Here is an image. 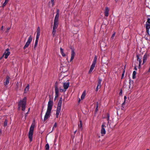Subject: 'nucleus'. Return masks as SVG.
I'll return each mask as SVG.
<instances>
[{"instance_id":"nucleus-1","label":"nucleus","mask_w":150,"mask_h":150,"mask_svg":"<svg viewBox=\"0 0 150 150\" xmlns=\"http://www.w3.org/2000/svg\"><path fill=\"white\" fill-rule=\"evenodd\" d=\"M53 104V100L50 99L48 103L47 110L44 116V121H46L50 117Z\"/></svg>"},{"instance_id":"nucleus-2","label":"nucleus","mask_w":150,"mask_h":150,"mask_svg":"<svg viewBox=\"0 0 150 150\" xmlns=\"http://www.w3.org/2000/svg\"><path fill=\"white\" fill-rule=\"evenodd\" d=\"M62 84V86H61L59 87V90L61 92H65L69 86V82L67 81L66 82L63 83Z\"/></svg>"},{"instance_id":"nucleus-3","label":"nucleus","mask_w":150,"mask_h":150,"mask_svg":"<svg viewBox=\"0 0 150 150\" xmlns=\"http://www.w3.org/2000/svg\"><path fill=\"white\" fill-rule=\"evenodd\" d=\"M26 98L24 97L23 99L21 100L18 104V108H22V110L23 111H24L25 109V107L26 105Z\"/></svg>"},{"instance_id":"nucleus-4","label":"nucleus","mask_w":150,"mask_h":150,"mask_svg":"<svg viewBox=\"0 0 150 150\" xmlns=\"http://www.w3.org/2000/svg\"><path fill=\"white\" fill-rule=\"evenodd\" d=\"M62 98H60L59 99V102L58 103V105L56 113V117L57 118L58 117L59 114L61 111L62 103Z\"/></svg>"},{"instance_id":"nucleus-5","label":"nucleus","mask_w":150,"mask_h":150,"mask_svg":"<svg viewBox=\"0 0 150 150\" xmlns=\"http://www.w3.org/2000/svg\"><path fill=\"white\" fill-rule=\"evenodd\" d=\"M34 127L35 124L34 123H32L30 128L28 134V137L30 142L32 141L33 135Z\"/></svg>"},{"instance_id":"nucleus-6","label":"nucleus","mask_w":150,"mask_h":150,"mask_svg":"<svg viewBox=\"0 0 150 150\" xmlns=\"http://www.w3.org/2000/svg\"><path fill=\"white\" fill-rule=\"evenodd\" d=\"M58 24L59 21H54V25L52 32V35L53 37L54 36L56 33L57 29L58 26Z\"/></svg>"},{"instance_id":"nucleus-7","label":"nucleus","mask_w":150,"mask_h":150,"mask_svg":"<svg viewBox=\"0 0 150 150\" xmlns=\"http://www.w3.org/2000/svg\"><path fill=\"white\" fill-rule=\"evenodd\" d=\"M97 58L96 57H95L94 58L93 61V63L90 67L89 71V73L91 74V73L93 71V70L94 68L95 67L96 63V61Z\"/></svg>"},{"instance_id":"nucleus-8","label":"nucleus","mask_w":150,"mask_h":150,"mask_svg":"<svg viewBox=\"0 0 150 150\" xmlns=\"http://www.w3.org/2000/svg\"><path fill=\"white\" fill-rule=\"evenodd\" d=\"M106 123L104 122L101 126V133L103 136L106 133V131L105 129V127H106L105 125Z\"/></svg>"},{"instance_id":"nucleus-9","label":"nucleus","mask_w":150,"mask_h":150,"mask_svg":"<svg viewBox=\"0 0 150 150\" xmlns=\"http://www.w3.org/2000/svg\"><path fill=\"white\" fill-rule=\"evenodd\" d=\"M32 37L30 35L29 37L28 38V39L26 42L25 46L23 47V49H25L30 44V42L32 41Z\"/></svg>"},{"instance_id":"nucleus-10","label":"nucleus","mask_w":150,"mask_h":150,"mask_svg":"<svg viewBox=\"0 0 150 150\" xmlns=\"http://www.w3.org/2000/svg\"><path fill=\"white\" fill-rule=\"evenodd\" d=\"M59 9H57V14L55 16L54 21H59Z\"/></svg>"},{"instance_id":"nucleus-11","label":"nucleus","mask_w":150,"mask_h":150,"mask_svg":"<svg viewBox=\"0 0 150 150\" xmlns=\"http://www.w3.org/2000/svg\"><path fill=\"white\" fill-rule=\"evenodd\" d=\"M40 35V29L39 27H38L37 30V35L36 39H39Z\"/></svg>"},{"instance_id":"nucleus-12","label":"nucleus","mask_w":150,"mask_h":150,"mask_svg":"<svg viewBox=\"0 0 150 150\" xmlns=\"http://www.w3.org/2000/svg\"><path fill=\"white\" fill-rule=\"evenodd\" d=\"M146 30L147 33L148 34H149V29L150 28V23H147L146 22Z\"/></svg>"},{"instance_id":"nucleus-13","label":"nucleus","mask_w":150,"mask_h":150,"mask_svg":"<svg viewBox=\"0 0 150 150\" xmlns=\"http://www.w3.org/2000/svg\"><path fill=\"white\" fill-rule=\"evenodd\" d=\"M55 98H57L59 96V90L57 86H55Z\"/></svg>"},{"instance_id":"nucleus-14","label":"nucleus","mask_w":150,"mask_h":150,"mask_svg":"<svg viewBox=\"0 0 150 150\" xmlns=\"http://www.w3.org/2000/svg\"><path fill=\"white\" fill-rule=\"evenodd\" d=\"M108 117L107 118L106 120L108 121L107 124V126L108 127H110V124L111 122L110 120H109V115H107Z\"/></svg>"},{"instance_id":"nucleus-15","label":"nucleus","mask_w":150,"mask_h":150,"mask_svg":"<svg viewBox=\"0 0 150 150\" xmlns=\"http://www.w3.org/2000/svg\"><path fill=\"white\" fill-rule=\"evenodd\" d=\"M109 9L108 7H106L104 11L105 16L106 17H108L109 14Z\"/></svg>"},{"instance_id":"nucleus-16","label":"nucleus","mask_w":150,"mask_h":150,"mask_svg":"<svg viewBox=\"0 0 150 150\" xmlns=\"http://www.w3.org/2000/svg\"><path fill=\"white\" fill-rule=\"evenodd\" d=\"M142 60V57H137V60L139 62V68H140L141 67V65Z\"/></svg>"},{"instance_id":"nucleus-17","label":"nucleus","mask_w":150,"mask_h":150,"mask_svg":"<svg viewBox=\"0 0 150 150\" xmlns=\"http://www.w3.org/2000/svg\"><path fill=\"white\" fill-rule=\"evenodd\" d=\"M10 77L9 76H7L6 78V81L4 82V85H8L9 82Z\"/></svg>"},{"instance_id":"nucleus-18","label":"nucleus","mask_w":150,"mask_h":150,"mask_svg":"<svg viewBox=\"0 0 150 150\" xmlns=\"http://www.w3.org/2000/svg\"><path fill=\"white\" fill-rule=\"evenodd\" d=\"M10 52H9V50L7 49L4 53V55H5V56H8L10 54Z\"/></svg>"},{"instance_id":"nucleus-19","label":"nucleus","mask_w":150,"mask_h":150,"mask_svg":"<svg viewBox=\"0 0 150 150\" xmlns=\"http://www.w3.org/2000/svg\"><path fill=\"white\" fill-rule=\"evenodd\" d=\"M74 57H67V59L68 62H71L74 59Z\"/></svg>"},{"instance_id":"nucleus-20","label":"nucleus","mask_w":150,"mask_h":150,"mask_svg":"<svg viewBox=\"0 0 150 150\" xmlns=\"http://www.w3.org/2000/svg\"><path fill=\"white\" fill-rule=\"evenodd\" d=\"M86 91H84L82 94V95L81 96V99L82 100H83V99H84L85 97V96H86Z\"/></svg>"},{"instance_id":"nucleus-21","label":"nucleus","mask_w":150,"mask_h":150,"mask_svg":"<svg viewBox=\"0 0 150 150\" xmlns=\"http://www.w3.org/2000/svg\"><path fill=\"white\" fill-rule=\"evenodd\" d=\"M60 52L62 54V56H66L65 54L64 53V50L62 48H60Z\"/></svg>"},{"instance_id":"nucleus-22","label":"nucleus","mask_w":150,"mask_h":150,"mask_svg":"<svg viewBox=\"0 0 150 150\" xmlns=\"http://www.w3.org/2000/svg\"><path fill=\"white\" fill-rule=\"evenodd\" d=\"M29 89V85H28L26 87L25 90V93H27Z\"/></svg>"},{"instance_id":"nucleus-23","label":"nucleus","mask_w":150,"mask_h":150,"mask_svg":"<svg viewBox=\"0 0 150 150\" xmlns=\"http://www.w3.org/2000/svg\"><path fill=\"white\" fill-rule=\"evenodd\" d=\"M136 72L135 71H134L132 74V78L133 79H135L136 78Z\"/></svg>"},{"instance_id":"nucleus-24","label":"nucleus","mask_w":150,"mask_h":150,"mask_svg":"<svg viewBox=\"0 0 150 150\" xmlns=\"http://www.w3.org/2000/svg\"><path fill=\"white\" fill-rule=\"evenodd\" d=\"M39 39H36L35 41V43L34 45V48H35V47H36L37 46L38 42V41Z\"/></svg>"},{"instance_id":"nucleus-25","label":"nucleus","mask_w":150,"mask_h":150,"mask_svg":"<svg viewBox=\"0 0 150 150\" xmlns=\"http://www.w3.org/2000/svg\"><path fill=\"white\" fill-rule=\"evenodd\" d=\"M8 1L9 0H5V2L2 5L3 7H4L6 5L7 3L8 2Z\"/></svg>"},{"instance_id":"nucleus-26","label":"nucleus","mask_w":150,"mask_h":150,"mask_svg":"<svg viewBox=\"0 0 150 150\" xmlns=\"http://www.w3.org/2000/svg\"><path fill=\"white\" fill-rule=\"evenodd\" d=\"M142 59L143 60L142 64H143L145 62H146L147 59V57H143V58H142Z\"/></svg>"},{"instance_id":"nucleus-27","label":"nucleus","mask_w":150,"mask_h":150,"mask_svg":"<svg viewBox=\"0 0 150 150\" xmlns=\"http://www.w3.org/2000/svg\"><path fill=\"white\" fill-rule=\"evenodd\" d=\"M7 122H8V121L6 119H5L4 124V127H6L7 125Z\"/></svg>"},{"instance_id":"nucleus-28","label":"nucleus","mask_w":150,"mask_h":150,"mask_svg":"<svg viewBox=\"0 0 150 150\" xmlns=\"http://www.w3.org/2000/svg\"><path fill=\"white\" fill-rule=\"evenodd\" d=\"M45 150H49V144H47L45 146Z\"/></svg>"},{"instance_id":"nucleus-29","label":"nucleus","mask_w":150,"mask_h":150,"mask_svg":"<svg viewBox=\"0 0 150 150\" xmlns=\"http://www.w3.org/2000/svg\"><path fill=\"white\" fill-rule=\"evenodd\" d=\"M101 85H99L98 84L97 86V87L96 91H98V89H100L101 87Z\"/></svg>"},{"instance_id":"nucleus-30","label":"nucleus","mask_w":150,"mask_h":150,"mask_svg":"<svg viewBox=\"0 0 150 150\" xmlns=\"http://www.w3.org/2000/svg\"><path fill=\"white\" fill-rule=\"evenodd\" d=\"M75 55V53L74 52V50H71V56H74Z\"/></svg>"},{"instance_id":"nucleus-31","label":"nucleus","mask_w":150,"mask_h":150,"mask_svg":"<svg viewBox=\"0 0 150 150\" xmlns=\"http://www.w3.org/2000/svg\"><path fill=\"white\" fill-rule=\"evenodd\" d=\"M57 123L56 122H55L53 126V127H52V129H55V128L56 127H57Z\"/></svg>"},{"instance_id":"nucleus-32","label":"nucleus","mask_w":150,"mask_h":150,"mask_svg":"<svg viewBox=\"0 0 150 150\" xmlns=\"http://www.w3.org/2000/svg\"><path fill=\"white\" fill-rule=\"evenodd\" d=\"M115 33H113V34H112V35L111 37V39H114V37H115Z\"/></svg>"},{"instance_id":"nucleus-33","label":"nucleus","mask_w":150,"mask_h":150,"mask_svg":"<svg viewBox=\"0 0 150 150\" xmlns=\"http://www.w3.org/2000/svg\"><path fill=\"white\" fill-rule=\"evenodd\" d=\"M51 2L52 4V6H53L54 4V0H51Z\"/></svg>"},{"instance_id":"nucleus-34","label":"nucleus","mask_w":150,"mask_h":150,"mask_svg":"<svg viewBox=\"0 0 150 150\" xmlns=\"http://www.w3.org/2000/svg\"><path fill=\"white\" fill-rule=\"evenodd\" d=\"M101 81H102V80L101 79H99L98 81V84L99 85H101Z\"/></svg>"},{"instance_id":"nucleus-35","label":"nucleus","mask_w":150,"mask_h":150,"mask_svg":"<svg viewBox=\"0 0 150 150\" xmlns=\"http://www.w3.org/2000/svg\"><path fill=\"white\" fill-rule=\"evenodd\" d=\"M147 23H150V18H149L148 19L147 21L146 22Z\"/></svg>"},{"instance_id":"nucleus-36","label":"nucleus","mask_w":150,"mask_h":150,"mask_svg":"<svg viewBox=\"0 0 150 150\" xmlns=\"http://www.w3.org/2000/svg\"><path fill=\"white\" fill-rule=\"evenodd\" d=\"M1 30L2 31H4V27L3 26H2L1 28Z\"/></svg>"},{"instance_id":"nucleus-37","label":"nucleus","mask_w":150,"mask_h":150,"mask_svg":"<svg viewBox=\"0 0 150 150\" xmlns=\"http://www.w3.org/2000/svg\"><path fill=\"white\" fill-rule=\"evenodd\" d=\"M125 70L123 72V73L122 74V79L123 78V77H124V74H125Z\"/></svg>"},{"instance_id":"nucleus-38","label":"nucleus","mask_w":150,"mask_h":150,"mask_svg":"<svg viewBox=\"0 0 150 150\" xmlns=\"http://www.w3.org/2000/svg\"><path fill=\"white\" fill-rule=\"evenodd\" d=\"M79 126L80 128H81L82 127V124L81 121H80V125H79Z\"/></svg>"},{"instance_id":"nucleus-39","label":"nucleus","mask_w":150,"mask_h":150,"mask_svg":"<svg viewBox=\"0 0 150 150\" xmlns=\"http://www.w3.org/2000/svg\"><path fill=\"white\" fill-rule=\"evenodd\" d=\"M122 90H121L120 91V92L119 93V95H120L121 96V95H122Z\"/></svg>"},{"instance_id":"nucleus-40","label":"nucleus","mask_w":150,"mask_h":150,"mask_svg":"<svg viewBox=\"0 0 150 150\" xmlns=\"http://www.w3.org/2000/svg\"><path fill=\"white\" fill-rule=\"evenodd\" d=\"M127 97L126 96H125L124 97V99H125V100L127 99Z\"/></svg>"},{"instance_id":"nucleus-41","label":"nucleus","mask_w":150,"mask_h":150,"mask_svg":"<svg viewBox=\"0 0 150 150\" xmlns=\"http://www.w3.org/2000/svg\"><path fill=\"white\" fill-rule=\"evenodd\" d=\"M98 105H97V107H96V111H97L98 110Z\"/></svg>"},{"instance_id":"nucleus-42","label":"nucleus","mask_w":150,"mask_h":150,"mask_svg":"<svg viewBox=\"0 0 150 150\" xmlns=\"http://www.w3.org/2000/svg\"><path fill=\"white\" fill-rule=\"evenodd\" d=\"M118 0H115V1L116 2H117Z\"/></svg>"},{"instance_id":"nucleus-43","label":"nucleus","mask_w":150,"mask_h":150,"mask_svg":"<svg viewBox=\"0 0 150 150\" xmlns=\"http://www.w3.org/2000/svg\"><path fill=\"white\" fill-rule=\"evenodd\" d=\"M56 141V139H55V140H54V142H55Z\"/></svg>"},{"instance_id":"nucleus-44","label":"nucleus","mask_w":150,"mask_h":150,"mask_svg":"<svg viewBox=\"0 0 150 150\" xmlns=\"http://www.w3.org/2000/svg\"><path fill=\"white\" fill-rule=\"evenodd\" d=\"M1 129H0V133H1Z\"/></svg>"},{"instance_id":"nucleus-45","label":"nucleus","mask_w":150,"mask_h":150,"mask_svg":"<svg viewBox=\"0 0 150 150\" xmlns=\"http://www.w3.org/2000/svg\"><path fill=\"white\" fill-rule=\"evenodd\" d=\"M5 57V58L6 59L8 57Z\"/></svg>"},{"instance_id":"nucleus-46","label":"nucleus","mask_w":150,"mask_h":150,"mask_svg":"<svg viewBox=\"0 0 150 150\" xmlns=\"http://www.w3.org/2000/svg\"><path fill=\"white\" fill-rule=\"evenodd\" d=\"M2 59V57H1L0 58V59Z\"/></svg>"},{"instance_id":"nucleus-47","label":"nucleus","mask_w":150,"mask_h":150,"mask_svg":"<svg viewBox=\"0 0 150 150\" xmlns=\"http://www.w3.org/2000/svg\"><path fill=\"white\" fill-rule=\"evenodd\" d=\"M130 85L129 87V88H130Z\"/></svg>"},{"instance_id":"nucleus-48","label":"nucleus","mask_w":150,"mask_h":150,"mask_svg":"<svg viewBox=\"0 0 150 150\" xmlns=\"http://www.w3.org/2000/svg\"><path fill=\"white\" fill-rule=\"evenodd\" d=\"M124 104H125V102H124V103H122V105H124Z\"/></svg>"},{"instance_id":"nucleus-49","label":"nucleus","mask_w":150,"mask_h":150,"mask_svg":"<svg viewBox=\"0 0 150 150\" xmlns=\"http://www.w3.org/2000/svg\"><path fill=\"white\" fill-rule=\"evenodd\" d=\"M146 150H149V149H147Z\"/></svg>"},{"instance_id":"nucleus-50","label":"nucleus","mask_w":150,"mask_h":150,"mask_svg":"<svg viewBox=\"0 0 150 150\" xmlns=\"http://www.w3.org/2000/svg\"><path fill=\"white\" fill-rule=\"evenodd\" d=\"M76 132V131L74 133H75Z\"/></svg>"},{"instance_id":"nucleus-51","label":"nucleus","mask_w":150,"mask_h":150,"mask_svg":"<svg viewBox=\"0 0 150 150\" xmlns=\"http://www.w3.org/2000/svg\"><path fill=\"white\" fill-rule=\"evenodd\" d=\"M135 69L136 70V69H137L136 67H135Z\"/></svg>"}]
</instances>
